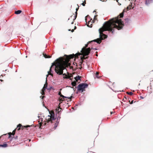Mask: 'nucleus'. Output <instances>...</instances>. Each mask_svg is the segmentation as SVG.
Wrapping results in <instances>:
<instances>
[{"label": "nucleus", "instance_id": "8", "mask_svg": "<svg viewBox=\"0 0 153 153\" xmlns=\"http://www.w3.org/2000/svg\"><path fill=\"white\" fill-rule=\"evenodd\" d=\"M30 126H22L21 124H19L17 126L16 128L17 130H19L20 129L23 130L25 128H27Z\"/></svg>", "mask_w": 153, "mask_h": 153}, {"label": "nucleus", "instance_id": "44", "mask_svg": "<svg viewBox=\"0 0 153 153\" xmlns=\"http://www.w3.org/2000/svg\"><path fill=\"white\" fill-rule=\"evenodd\" d=\"M26 58H27V56H26Z\"/></svg>", "mask_w": 153, "mask_h": 153}, {"label": "nucleus", "instance_id": "32", "mask_svg": "<svg viewBox=\"0 0 153 153\" xmlns=\"http://www.w3.org/2000/svg\"><path fill=\"white\" fill-rule=\"evenodd\" d=\"M88 26H89V27H91V26L90 27V26H89V23H90V22H88Z\"/></svg>", "mask_w": 153, "mask_h": 153}, {"label": "nucleus", "instance_id": "1", "mask_svg": "<svg viewBox=\"0 0 153 153\" xmlns=\"http://www.w3.org/2000/svg\"><path fill=\"white\" fill-rule=\"evenodd\" d=\"M72 58H58L55 62L52 63L51 66L50 71L48 72V75L53 76V74L51 73V68L53 65L55 66V72L59 75H65L63 73V71L66 68L71 65V64L70 60Z\"/></svg>", "mask_w": 153, "mask_h": 153}, {"label": "nucleus", "instance_id": "38", "mask_svg": "<svg viewBox=\"0 0 153 153\" xmlns=\"http://www.w3.org/2000/svg\"><path fill=\"white\" fill-rule=\"evenodd\" d=\"M118 0H116L117 1V2H118Z\"/></svg>", "mask_w": 153, "mask_h": 153}, {"label": "nucleus", "instance_id": "36", "mask_svg": "<svg viewBox=\"0 0 153 153\" xmlns=\"http://www.w3.org/2000/svg\"><path fill=\"white\" fill-rule=\"evenodd\" d=\"M74 31V30H73V29H72V30H71V31H72V32H73Z\"/></svg>", "mask_w": 153, "mask_h": 153}, {"label": "nucleus", "instance_id": "12", "mask_svg": "<svg viewBox=\"0 0 153 153\" xmlns=\"http://www.w3.org/2000/svg\"><path fill=\"white\" fill-rule=\"evenodd\" d=\"M17 129H15L14 130L12 133L10 132L8 133L9 135V137L11 135H14L15 134L16 131Z\"/></svg>", "mask_w": 153, "mask_h": 153}, {"label": "nucleus", "instance_id": "27", "mask_svg": "<svg viewBox=\"0 0 153 153\" xmlns=\"http://www.w3.org/2000/svg\"><path fill=\"white\" fill-rule=\"evenodd\" d=\"M46 88H45L43 87L42 90V91L45 92V91Z\"/></svg>", "mask_w": 153, "mask_h": 153}, {"label": "nucleus", "instance_id": "29", "mask_svg": "<svg viewBox=\"0 0 153 153\" xmlns=\"http://www.w3.org/2000/svg\"><path fill=\"white\" fill-rule=\"evenodd\" d=\"M41 94H42V95H45V92L44 91H42L41 92Z\"/></svg>", "mask_w": 153, "mask_h": 153}, {"label": "nucleus", "instance_id": "17", "mask_svg": "<svg viewBox=\"0 0 153 153\" xmlns=\"http://www.w3.org/2000/svg\"><path fill=\"white\" fill-rule=\"evenodd\" d=\"M47 85H48V83H47V78H46V82H45V84L44 85V86L43 87H44L45 88H47Z\"/></svg>", "mask_w": 153, "mask_h": 153}, {"label": "nucleus", "instance_id": "11", "mask_svg": "<svg viewBox=\"0 0 153 153\" xmlns=\"http://www.w3.org/2000/svg\"><path fill=\"white\" fill-rule=\"evenodd\" d=\"M125 24L126 25H128V23H129L130 21H131V20L128 19V18H125Z\"/></svg>", "mask_w": 153, "mask_h": 153}, {"label": "nucleus", "instance_id": "46", "mask_svg": "<svg viewBox=\"0 0 153 153\" xmlns=\"http://www.w3.org/2000/svg\"><path fill=\"white\" fill-rule=\"evenodd\" d=\"M85 57L87 58V57H87V56H86V57Z\"/></svg>", "mask_w": 153, "mask_h": 153}, {"label": "nucleus", "instance_id": "43", "mask_svg": "<svg viewBox=\"0 0 153 153\" xmlns=\"http://www.w3.org/2000/svg\"><path fill=\"white\" fill-rule=\"evenodd\" d=\"M61 90H62V89H61L60 90V91H61Z\"/></svg>", "mask_w": 153, "mask_h": 153}, {"label": "nucleus", "instance_id": "3", "mask_svg": "<svg viewBox=\"0 0 153 153\" xmlns=\"http://www.w3.org/2000/svg\"><path fill=\"white\" fill-rule=\"evenodd\" d=\"M132 3H131L127 7L126 9H124L123 10V12L120 14L117 17H116L112 19H113V21H111L113 22L114 21V24L117 26V27H115V28H116L118 30H120L122 29L123 27L124 26V24L123 22L122 21L121 19H119V18H122L124 15V12H126L127 10L131 9L132 7Z\"/></svg>", "mask_w": 153, "mask_h": 153}, {"label": "nucleus", "instance_id": "5", "mask_svg": "<svg viewBox=\"0 0 153 153\" xmlns=\"http://www.w3.org/2000/svg\"><path fill=\"white\" fill-rule=\"evenodd\" d=\"M46 122L49 124L50 123L52 124L53 126V128L55 129L57 127L58 123L57 122V120L54 117V116L52 114L51 115H48L46 118Z\"/></svg>", "mask_w": 153, "mask_h": 153}, {"label": "nucleus", "instance_id": "25", "mask_svg": "<svg viewBox=\"0 0 153 153\" xmlns=\"http://www.w3.org/2000/svg\"><path fill=\"white\" fill-rule=\"evenodd\" d=\"M71 77V76H67L66 77V76H65V77L64 76V78H67V79H69V78H70Z\"/></svg>", "mask_w": 153, "mask_h": 153}, {"label": "nucleus", "instance_id": "42", "mask_svg": "<svg viewBox=\"0 0 153 153\" xmlns=\"http://www.w3.org/2000/svg\"><path fill=\"white\" fill-rule=\"evenodd\" d=\"M96 12V11H95V10H94L93 12Z\"/></svg>", "mask_w": 153, "mask_h": 153}, {"label": "nucleus", "instance_id": "26", "mask_svg": "<svg viewBox=\"0 0 153 153\" xmlns=\"http://www.w3.org/2000/svg\"><path fill=\"white\" fill-rule=\"evenodd\" d=\"M85 4H86V1H85L84 2H83V3H82L81 4L83 6H85Z\"/></svg>", "mask_w": 153, "mask_h": 153}, {"label": "nucleus", "instance_id": "14", "mask_svg": "<svg viewBox=\"0 0 153 153\" xmlns=\"http://www.w3.org/2000/svg\"><path fill=\"white\" fill-rule=\"evenodd\" d=\"M81 77L79 76H77L75 77L74 79H75V80H76V81L77 82H78V80H80V79Z\"/></svg>", "mask_w": 153, "mask_h": 153}, {"label": "nucleus", "instance_id": "22", "mask_svg": "<svg viewBox=\"0 0 153 153\" xmlns=\"http://www.w3.org/2000/svg\"><path fill=\"white\" fill-rule=\"evenodd\" d=\"M64 100V98H59V101L60 103H62V101Z\"/></svg>", "mask_w": 153, "mask_h": 153}, {"label": "nucleus", "instance_id": "34", "mask_svg": "<svg viewBox=\"0 0 153 153\" xmlns=\"http://www.w3.org/2000/svg\"><path fill=\"white\" fill-rule=\"evenodd\" d=\"M41 121L42 122L43 121V119L42 118L41 119Z\"/></svg>", "mask_w": 153, "mask_h": 153}, {"label": "nucleus", "instance_id": "33", "mask_svg": "<svg viewBox=\"0 0 153 153\" xmlns=\"http://www.w3.org/2000/svg\"><path fill=\"white\" fill-rule=\"evenodd\" d=\"M113 112H111V114H112L113 113Z\"/></svg>", "mask_w": 153, "mask_h": 153}, {"label": "nucleus", "instance_id": "4", "mask_svg": "<svg viewBox=\"0 0 153 153\" xmlns=\"http://www.w3.org/2000/svg\"><path fill=\"white\" fill-rule=\"evenodd\" d=\"M91 49L90 48L85 49V48H82L80 51V52H78L75 54H71L69 55H65L64 57H79L78 56L80 55H82V56H81L80 57H85L86 56H88L90 53ZM59 57H64L60 56Z\"/></svg>", "mask_w": 153, "mask_h": 153}, {"label": "nucleus", "instance_id": "28", "mask_svg": "<svg viewBox=\"0 0 153 153\" xmlns=\"http://www.w3.org/2000/svg\"><path fill=\"white\" fill-rule=\"evenodd\" d=\"M42 124V123H39V124H40V128H42L41 127Z\"/></svg>", "mask_w": 153, "mask_h": 153}, {"label": "nucleus", "instance_id": "9", "mask_svg": "<svg viewBox=\"0 0 153 153\" xmlns=\"http://www.w3.org/2000/svg\"><path fill=\"white\" fill-rule=\"evenodd\" d=\"M58 94L60 96V97H62L63 98H68V99H70V100H71V99L73 97L72 96H71L70 97H65V96H64L63 95H62V94L61 93L60 91H59V93H58Z\"/></svg>", "mask_w": 153, "mask_h": 153}, {"label": "nucleus", "instance_id": "2", "mask_svg": "<svg viewBox=\"0 0 153 153\" xmlns=\"http://www.w3.org/2000/svg\"><path fill=\"white\" fill-rule=\"evenodd\" d=\"M113 19H111L105 22L103 26L99 29L100 38H98L97 39L91 41L89 42V43L95 42L99 44L101 42L102 40L106 38L107 37V35L103 33V32L105 31H108L113 33L114 31V28H115V27H117L114 24V23L115 22L114 21L111 22V21H113Z\"/></svg>", "mask_w": 153, "mask_h": 153}, {"label": "nucleus", "instance_id": "18", "mask_svg": "<svg viewBox=\"0 0 153 153\" xmlns=\"http://www.w3.org/2000/svg\"><path fill=\"white\" fill-rule=\"evenodd\" d=\"M97 15H95L94 16V20L92 21V22L94 23V20H97Z\"/></svg>", "mask_w": 153, "mask_h": 153}, {"label": "nucleus", "instance_id": "15", "mask_svg": "<svg viewBox=\"0 0 153 153\" xmlns=\"http://www.w3.org/2000/svg\"><path fill=\"white\" fill-rule=\"evenodd\" d=\"M7 146V144H5L3 145L0 144V147H2L3 148H5Z\"/></svg>", "mask_w": 153, "mask_h": 153}, {"label": "nucleus", "instance_id": "45", "mask_svg": "<svg viewBox=\"0 0 153 153\" xmlns=\"http://www.w3.org/2000/svg\"><path fill=\"white\" fill-rule=\"evenodd\" d=\"M75 28H76V26H75Z\"/></svg>", "mask_w": 153, "mask_h": 153}, {"label": "nucleus", "instance_id": "6", "mask_svg": "<svg viewBox=\"0 0 153 153\" xmlns=\"http://www.w3.org/2000/svg\"><path fill=\"white\" fill-rule=\"evenodd\" d=\"M88 84L85 83L80 84L77 86L78 90L81 91L82 92L85 90V89L88 87Z\"/></svg>", "mask_w": 153, "mask_h": 153}, {"label": "nucleus", "instance_id": "21", "mask_svg": "<svg viewBox=\"0 0 153 153\" xmlns=\"http://www.w3.org/2000/svg\"><path fill=\"white\" fill-rule=\"evenodd\" d=\"M126 93L127 94L130 95H132L133 94V93L131 92H127Z\"/></svg>", "mask_w": 153, "mask_h": 153}, {"label": "nucleus", "instance_id": "30", "mask_svg": "<svg viewBox=\"0 0 153 153\" xmlns=\"http://www.w3.org/2000/svg\"><path fill=\"white\" fill-rule=\"evenodd\" d=\"M96 54L95 55H96V56H98V54L97 53V52H96Z\"/></svg>", "mask_w": 153, "mask_h": 153}, {"label": "nucleus", "instance_id": "20", "mask_svg": "<svg viewBox=\"0 0 153 153\" xmlns=\"http://www.w3.org/2000/svg\"><path fill=\"white\" fill-rule=\"evenodd\" d=\"M150 1L149 0H146L145 1V4L146 5H148L150 3Z\"/></svg>", "mask_w": 153, "mask_h": 153}, {"label": "nucleus", "instance_id": "31", "mask_svg": "<svg viewBox=\"0 0 153 153\" xmlns=\"http://www.w3.org/2000/svg\"><path fill=\"white\" fill-rule=\"evenodd\" d=\"M133 101L134 100H132L131 102L130 103V104H132L133 103Z\"/></svg>", "mask_w": 153, "mask_h": 153}, {"label": "nucleus", "instance_id": "47", "mask_svg": "<svg viewBox=\"0 0 153 153\" xmlns=\"http://www.w3.org/2000/svg\"><path fill=\"white\" fill-rule=\"evenodd\" d=\"M58 110H59V108H58Z\"/></svg>", "mask_w": 153, "mask_h": 153}, {"label": "nucleus", "instance_id": "19", "mask_svg": "<svg viewBox=\"0 0 153 153\" xmlns=\"http://www.w3.org/2000/svg\"><path fill=\"white\" fill-rule=\"evenodd\" d=\"M76 81H74L72 82L71 84L73 86H75L76 85Z\"/></svg>", "mask_w": 153, "mask_h": 153}, {"label": "nucleus", "instance_id": "13", "mask_svg": "<svg viewBox=\"0 0 153 153\" xmlns=\"http://www.w3.org/2000/svg\"><path fill=\"white\" fill-rule=\"evenodd\" d=\"M87 58H80V61L79 62V65H81L83 62L84 61V60L87 59Z\"/></svg>", "mask_w": 153, "mask_h": 153}, {"label": "nucleus", "instance_id": "35", "mask_svg": "<svg viewBox=\"0 0 153 153\" xmlns=\"http://www.w3.org/2000/svg\"><path fill=\"white\" fill-rule=\"evenodd\" d=\"M42 97V99H43V98L44 97V96H43Z\"/></svg>", "mask_w": 153, "mask_h": 153}, {"label": "nucleus", "instance_id": "37", "mask_svg": "<svg viewBox=\"0 0 153 153\" xmlns=\"http://www.w3.org/2000/svg\"><path fill=\"white\" fill-rule=\"evenodd\" d=\"M47 124V123H45L44 124V125H46Z\"/></svg>", "mask_w": 153, "mask_h": 153}, {"label": "nucleus", "instance_id": "24", "mask_svg": "<svg viewBox=\"0 0 153 153\" xmlns=\"http://www.w3.org/2000/svg\"><path fill=\"white\" fill-rule=\"evenodd\" d=\"M88 44L85 45V46L83 47V48H85V49H87V48L88 47Z\"/></svg>", "mask_w": 153, "mask_h": 153}, {"label": "nucleus", "instance_id": "39", "mask_svg": "<svg viewBox=\"0 0 153 153\" xmlns=\"http://www.w3.org/2000/svg\"><path fill=\"white\" fill-rule=\"evenodd\" d=\"M17 136H16V138H16V139H17Z\"/></svg>", "mask_w": 153, "mask_h": 153}, {"label": "nucleus", "instance_id": "10", "mask_svg": "<svg viewBox=\"0 0 153 153\" xmlns=\"http://www.w3.org/2000/svg\"><path fill=\"white\" fill-rule=\"evenodd\" d=\"M40 56L44 57L45 58V57H51V56L50 55H47L46 53L43 52L42 53V54L40 55Z\"/></svg>", "mask_w": 153, "mask_h": 153}, {"label": "nucleus", "instance_id": "40", "mask_svg": "<svg viewBox=\"0 0 153 153\" xmlns=\"http://www.w3.org/2000/svg\"><path fill=\"white\" fill-rule=\"evenodd\" d=\"M0 80L1 81H3V80H1V79H0Z\"/></svg>", "mask_w": 153, "mask_h": 153}, {"label": "nucleus", "instance_id": "41", "mask_svg": "<svg viewBox=\"0 0 153 153\" xmlns=\"http://www.w3.org/2000/svg\"><path fill=\"white\" fill-rule=\"evenodd\" d=\"M73 68V67H70V68Z\"/></svg>", "mask_w": 153, "mask_h": 153}, {"label": "nucleus", "instance_id": "7", "mask_svg": "<svg viewBox=\"0 0 153 153\" xmlns=\"http://www.w3.org/2000/svg\"><path fill=\"white\" fill-rule=\"evenodd\" d=\"M79 7H78V8H77L76 9V12H75V13H76V15L74 16V19H73V16H71L70 18H69L68 19V20H69L70 19H72V21L71 22V24H73L74 23V20L76 19V17H77V11H78V9H79Z\"/></svg>", "mask_w": 153, "mask_h": 153}, {"label": "nucleus", "instance_id": "23", "mask_svg": "<svg viewBox=\"0 0 153 153\" xmlns=\"http://www.w3.org/2000/svg\"><path fill=\"white\" fill-rule=\"evenodd\" d=\"M98 75H99V73L97 72H96V77L98 78H99V77L98 76Z\"/></svg>", "mask_w": 153, "mask_h": 153}, {"label": "nucleus", "instance_id": "16", "mask_svg": "<svg viewBox=\"0 0 153 153\" xmlns=\"http://www.w3.org/2000/svg\"><path fill=\"white\" fill-rule=\"evenodd\" d=\"M22 11L21 10H18L16 11H15V13L16 14H20Z\"/></svg>", "mask_w": 153, "mask_h": 153}]
</instances>
